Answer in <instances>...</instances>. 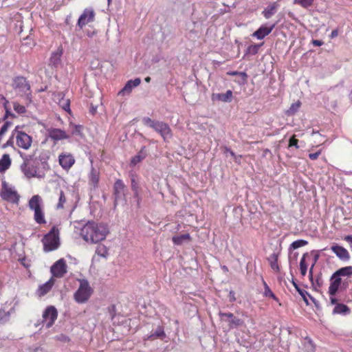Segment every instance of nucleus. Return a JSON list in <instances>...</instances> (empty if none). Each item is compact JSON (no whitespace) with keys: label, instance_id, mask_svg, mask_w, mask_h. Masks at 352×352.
Returning <instances> with one entry per match:
<instances>
[{"label":"nucleus","instance_id":"obj_1","mask_svg":"<svg viewBox=\"0 0 352 352\" xmlns=\"http://www.w3.org/2000/svg\"><path fill=\"white\" fill-rule=\"evenodd\" d=\"M108 233L106 225L94 221H88L80 230V236L85 241L91 243L103 241Z\"/></svg>","mask_w":352,"mask_h":352},{"label":"nucleus","instance_id":"obj_2","mask_svg":"<svg viewBox=\"0 0 352 352\" xmlns=\"http://www.w3.org/2000/svg\"><path fill=\"white\" fill-rule=\"evenodd\" d=\"M142 122L145 126L152 128L157 133L160 134L165 141L172 138L171 129L166 123L162 121L151 120L148 117L143 118Z\"/></svg>","mask_w":352,"mask_h":352},{"label":"nucleus","instance_id":"obj_3","mask_svg":"<svg viewBox=\"0 0 352 352\" xmlns=\"http://www.w3.org/2000/svg\"><path fill=\"white\" fill-rule=\"evenodd\" d=\"M59 230L54 226L51 230L44 236L42 242L45 252H50L57 249L60 245Z\"/></svg>","mask_w":352,"mask_h":352},{"label":"nucleus","instance_id":"obj_4","mask_svg":"<svg viewBox=\"0 0 352 352\" xmlns=\"http://www.w3.org/2000/svg\"><path fill=\"white\" fill-rule=\"evenodd\" d=\"M80 285L78 289L74 294V298L78 303L82 304L86 302L90 298L93 289L86 279H80Z\"/></svg>","mask_w":352,"mask_h":352},{"label":"nucleus","instance_id":"obj_5","mask_svg":"<svg viewBox=\"0 0 352 352\" xmlns=\"http://www.w3.org/2000/svg\"><path fill=\"white\" fill-rule=\"evenodd\" d=\"M1 197L7 201L18 204L20 196L13 187L9 186L6 181L2 182V188L0 192Z\"/></svg>","mask_w":352,"mask_h":352},{"label":"nucleus","instance_id":"obj_6","mask_svg":"<svg viewBox=\"0 0 352 352\" xmlns=\"http://www.w3.org/2000/svg\"><path fill=\"white\" fill-rule=\"evenodd\" d=\"M23 160L21 165V169L28 178L35 177L37 176V167L32 162V156L20 153Z\"/></svg>","mask_w":352,"mask_h":352},{"label":"nucleus","instance_id":"obj_7","mask_svg":"<svg viewBox=\"0 0 352 352\" xmlns=\"http://www.w3.org/2000/svg\"><path fill=\"white\" fill-rule=\"evenodd\" d=\"M12 87L21 96L30 94V85L26 78L23 76H17L14 78Z\"/></svg>","mask_w":352,"mask_h":352},{"label":"nucleus","instance_id":"obj_8","mask_svg":"<svg viewBox=\"0 0 352 352\" xmlns=\"http://www.w3.org/2000/svg\"><path fill=\"white\" fill-rule=\"evenodd\" d=\"M19 126H16L12 132H15L16 142L18 146L25 150H28L32 144V137L25 132L18 130Z\"/></svg>","mask_w":352,"mask_h":352},{"label":"nucleus","instance_id":"obj_9","mask_svg":"<svg viewBox=\"0 0 352 352\" xmlns=\"http://www.w3.org/2000/svg\"><path fill=\"white\" fill-rule=\"evenodd\" d=\"M58 312L54 306L47 307L43 313V323H45L47 328L51 327L56 320Z\"/></svg>","mask_w":352,"mask_h":352},{"label":"nucleus","instance_id":"obj_10","mask_svg":"<svg viewBox=\"0 0 352 352\" xmlns=\"http://www.w3.org/2000/svg\"><path fill=\"white\" fill-rule=\"evenodd\" d=\"M219 316L222 321H225L228 323V326L230 329L237 328L241 327L243 324V321L236 318L232 313H223L219 312Z\"/></svg>","mask_w":352,"mask_h":352},{"label":"nucleus","instance_id":"obj_11","mask_svg":"<svg viewBox=\"0 0 352 352\" xmlns=\"http://www.w3.org/2000/svg\"><path fill=\"white\" fill-rule=\"evenodd\" d=\"M95 19V12L93 8H88L83 10V12L80 16L77 25L80 28H82L89 23L93 22Z\"/></svg>","mask_w":352,"mask_h":352},{"label":"nucleus","instance_id":"obj_12","mask_svg":"<svg viewBox=\"0 0 352 352\" xmlns=\"http://www.w3.org/2000/svg\"><path fill=\"white\" fill-rule=\"evenodd\" d=\"M125 191L126 186L123 183L122 180L117 179L113 185V195L115 197V205L120 200H124L125 199Z\"/></svg>","mask_w":352,"mask_h":352},{"label":"nucleus","instance_id":"obj_13","mask_svg":"<svg viewBox=\"0 0 352 352\" xmlns=\"http://www.w3.org/2000/svg\"><path fill=\"white\" fill-rule=\"evenodd\" d=\"M53 276L60 278L67 273V265L63 258L59 259L51 267Z\"/></svg>","mask_w":352,"mask_h":352},{"label":"nucleus","instance_id":"obj_14","mask_svg":"<svg viewBox=\"0 0 352 352\" xmlns=\"http://www.w3.org/2000/svg\"><path fill=\"white\" fill-rule=\"evenodd\" d=\"M59 164L65 170H69L75 163V159L71 153H61L58 156Z\"/></svg>","mask_w":352,"mask_h":352},{"label":"nucleus","instance_id":"obj_15","mask_svg":"<svg viewBox=\"0 0 352 352\" xmlns=\"http://www.w3.org/2000/svg\"><path fill=\"white\" fill-rule=\"evenodd\" d=\"M47 131L48 136L55 141L68 139L69 138L65 131L60 129L50 127L47 129Z\"/></svg>","mask_w":352,"mask_h":352},{"label":"nucleus","instance_id":"obj_16","mask_svg":"<svg viewBox=\"0 0 352 352\" xmlns=\"http://www.w3.org/2000/svg\"><path fill=\"white\" fill-rule=\"evenodd\" d=\"M141 82L140 78H136L134 80H129L126 82L124 87L118 92V95L125 96L129 95L134 87H138Z\"/></svg>","mask_w":352,"mask_h":352},{"label":"nucleus","instance_id":"obj_17","mask_svg":"<svg viewBox=\"0 0 352 352\" xmlns=\"http://www.w3.org/2000/svg\"><path fill=\"white\" fill-rule=\"evenodd\" d=\"M331 249L340 260L347 261L350 259V254L344 248L336 245H333Z\"/></svg>","mask_w":352,"mask_h":352},{"label":"nucleus","instance_id":"obj_18","mask_svg":"<svg viewBox=\"0 0 352 352\" xmlns=\"http://www.w3.org/2000/svg\"><path fill=\"white\" fill-rule=\"evenodd\" d=\"M275 23L272 25L270 27L262 25L253 33V36H255L260 40L263 39L272 32L273 29L275 28Z\"/></svg>","mask_w":352,"mask_h":352},{"label":"nucleus","instance_id":"obj_19","mask_svg":"<svg viewBox=\"0 0 352 352\" xmlns=\"http://www.w3.org/2000/svg\"><path fill=\"white\" fill-rule=\"evenodd\" d=\"M29 208L32 211H36L41 209L43 207V199L38 195H35L32 197L28 202Z\"/></svg>","mask_w":352,"mask_h":352},{"label":"nucleus","instance_id":"obj_20","mask_svg":"<svg viewBox=\"0 0 352 352\" xmlns=\"http://www.w3.org/2000/svg\"><path fill=\"white\" fill-rule=\"evenodd\" d=\"M54 284V280L53 278H51L48 281L38 287L37 290L38 295L39 296H43L47 294L51 290Z\"/></svg>","mask_w":352,"mask_h":352},{"label":"nucleus","instance_id":"obj_21","mask_svg":"<svg viewBox=\"0 0 352 352\" xmlns=\"http://www.w3.org/2000/svg\"><path fill=\"white\" fill-rule=\"evenodd\" d=\"M278 8V4L277 2H274L265 8L262 14L265 19H268L275 14V13L277 12Z\"/></svg>","mask_w":352,"mask_h":352},{"label":"nucleus","instance_id":"obj_22","mask_svg":"<svg viewBox=\"0 0 352 352\" xmlns=\"http://www.w3.org/2000/svg\"><path fill=\"white\" fill-rule=\"evenodd\" d=\"M63 54L62 49L58 48L56 52H53L50 58V65L57 67L60 63V57Z\"/></svg>","mask_w":352,"mask_h":352},{"label":"nucleus","instance_id":"obj_23","mask_svg":"<svg viewBox=\"0 0 352 352\" xmlns=\"http://www.w3.org/2000/svg\"><path fill=\"white\" fill-rule=\"evenodd\" d=\"M11 159L8 154H3L0 160V172H4L10 168Z\"/></svg>","mask_w":352,"mask_h":352},{"label":"nucleus","instance_id":"obj_24","mask_svg":"<svg viewBox=\"0 0 352 352\" xmlns=\"http://www.w3.org/2000/svg\"><path fill=\"white\" fill-rule=\"evenodd\" d=\"M349 312H350L349 308L344 304H337L333 310V314L346 315V314H349Z\"/></svg>","mask_w":352,"mask_h":352},{"label":"nucleus","instance_id":"obj_25","mask_svg":"<svg viewBox=\"0 0 352 352\" xmlns=\"http://www.w3.org/2000/svg\"><path fill=\"white\" fill-rule=\"evenodd\" d=\"M190 239V236L189 234H184L179 236H175L173 237V241L174 244L180 245H182L186 241H189Z\"/></svg>","mask_w":352,"mask_h":352},{"label":"nucleus","instance_id":"obj_26","mask_svg":"<svg viewBox=\"0 0 352 352\" xmlns=\"http://www.w3.org/2000/svg\"><path fill=\"white\" fill-rule=\"evenodd\" d=\"M131 190L133 192L134 198L136 199L138 204L139 205L141 197L139 192V185L135 181V177L131 178Z\"/></svg>","mask_w":352,"mask_h":352},{"label":"nucleus","instance_id":"obj_27","mask_svg":"<svg viewBox=\"0 0 352 352\" xmlns=\"http://www.w3.org/2000/svg\"><path fill=\"white\" fill-rule=\"evenodd\" d=\"M34 219L38 224H44L46 223L43 208L34 212Z\"/></svg>","mask_w":352,"mask_h":352},{"label":"nucleus","instance_id":"obj_28","mask_svg":"<svg viewBox=\"0 0 352 352\" xmlns=\"http://www.w3.org/2000/svg\"><path fill=\"white\" fill-rule=\"evenodd\" d=\"M146 156V152L144 151V147H143L141 151L135 155L131 160V165L135 166L138 163L140 162L143 160Z\"/></svg>","mask_w":352,"mask_h":352},{"label":"nucleus","instance_id":"obj_29","mask_svg":"<svg viewBox=\"0 0 352 352\" xmlns=\"http://www.w3.org/2000/svg\"><path fill=\"white\" fill-rule=\"evenodd\" d=\"M166 334L162 327L159 326L156 330L148 336V339L154 340L157 338L164 339Z\"/></svg>","mask_w":352,"mask_h":352},{"label":"nucleus","instance_id":"obj_30","mask_svg":"<svg viewBox=\"0 0 352 352\" xmlns=\"http://www.w3.org/2000/svg\"><path fill=\"white\" fill-rule=\"evenodd\" d=\"M272 269L278 272L280 268L278 265V255L276 253L271 254L268 258Z\"/></svg>","mask_w":352,"mask_h":352},{"label":"nucleus","instance_id":"obj_31","mask_svg":"<svg viewBox=\"0 0 352 352\" xmlns=\"http://www.w3.org/2000/svg\"><path fill=\"white\" fill-rule=\"evenodd\" d=\"M89 180L91 184L96 186L99 182V173L97 170L92 168L89 174Z\"/></svg>","mask_w":352,"mask_h":352},{"label":"nucleus","instance_id":"obj_32","mask_svg":"<svg viewBox=\"0 0 352 352\" xmlns=\"http://www.w3.org/2000/svg\"><path fill=\"white\" fill-rule=\"evenodd\" d=\"M301 102L299 100L294 103H292L289 109L287 110L286 114L288 116L294 115L298 111Z\"/></svg>","mask_w":352,"mask_h":352},{"label":"nucleus","instance_id":"obj_33","mask_svg":"<svg viewBox=\"0 0 352 352\" xmlns=\"http://www.w3.org/2000/svg\"><path fill=\"white\" fill-rule=\"evenodd\" d=\"M232 97V92L231 90H228L226 93L219 94L217 98L223 102H229Z\"/></svg>","mask_w":352,"mask_h":352},{"label":"nucleus","instance_id":"obj_34","mask_svg":"<svg viewBox=\"0 0 352 352\" xmlns=\"http://www.w3.org/2000/svg\"><path fill=\"white\" fill-rule=\"evenodd\" d=\"M340 276H350L352 274V266L342 267L336 272Z\"/></svg>","mask_w":352,"mask_h":352},{"label":"nucleus","instance_id":"obj_35","mask_svg":"<svg viewBox=\"0 0 352 352\" xmlns=\"http://www.w3.org/2000/svg\"><path fill=\"white\" fill-rule=\"evenodd\" d=\"M96 254L101 257L107 258L108 255V250L103 245H98L96 247Z\"/></svg>","mask_w":352,"mask_h":352},{"label":"nucleus","instance_id":"obj_36","mask_svg":"<svg viewBox=\"0 0 352 352\" xmlns=\"http://www.w3.org/2000/svg\"><path fill=\"white\" fill-rule=\"evenodd\" d=\"M292 284L294 286L296 291L298 292V294L301 296V297L308 296L314 303L316 302L315 299L311 296H310L306 290L300 289L294 280H292Z\"/></svg>","mask_w":352,"mask_h":352},{"label":"nucleus","instance_id":"obj_37","mask_svg":"<svg viewBox=\"0 0 352 352\" xmlns=\"http://www.w3.org/2000/svg\"><path fill=\"white\" fill-rule=\"evenodd\" d=\"M263 283L264 289H265L263 295L265 297H270V298H272L277 300H278L277 298L274 294V293L272 292V290L270 289V287L267 285L266 282L264 280H263Z\"/></svg>","mask_w":352,"mask_h":352},{"label":"nucleus","instance_id":"obj_38","mask_svg":"<svg viewBox=\"0 0 352 352\" xmlns=\"http://www.w3.org/2000/svg\"><path fill=\"white\" fill-rule=\"evenodd\" d=\"M66 202V197L63 190H60L59 192V198L58 202L56 206L57 210L63 209L64 207V204Z\"/></svg>","mask_w":352,"mask_h":352},{"label":"nucleus","instance_id":"obj_39","mask_svg":"<svg viewBox=\"0 0 352 352\" xmlns=\"http://www.w3.org/2000/svg\"><path fill=\"white\" fill-rule=\"evenodd\" d=\"M307 255V254H304L300 261V274L302 276H305L307 274V266L305 263V256Z\"/></svg>","mask_w":352,"mask_h":352},{"label":"nucleus","instance_id":"obj_40","mask_svg":"<svg viewBox=\"0 0 352 352\" xmlns=\"http://www.w3.org/2000/svg\"><path fill=\"white\" fill-rule=\"evenodd\" d=\"M60 107L67 112H70V101L63 97L59 100Z\"/></svg>","mask_w":352,"mask_h":352},{"label":"nucleus","instance_id":"obj_41","mask_svg":"<svg viewBox=\"0 0 352 352\" xmlns=\"http://www.w3.org/2000/svg\"><path fill=\"white\" fill-rule=\"evenodd\" d=\"M304 347L307 352H314L315 351V346L314 344V342L309 338L305 339Z\"/></svg>","mask_w":352,"mask_h":352},{"label":"nucleus","instance_id":"obj_42","mask_svg":"<svg viewBox=\"0 0 352 352\" xmlns=\"http://www.w3.org/2000/svg\"><path fill=\"white\" fill-rule=\"evenodd\" d=\"M307 243H308V242L303 239L296 240L291 244L290 249H294V250L298 249L300 247L307 245Z\"/></svg>","mask_w":352,"mask_h":352},{"label":"nucleus","instance_id":"obj_43","mask_svg":"<svg viewBox=\"0 0 352 352\" xmlns=\"http://www.w3.org/2000/svg\"><path fill=\"white\" fill-rule=\"evenodd\" d=\"M314 1V0H294V3L300 5L304 8H307L312 6Z\"/></svg>","mask_w":352,"mask_h":352},{"label":"nucleus","instance_id":"obj_44","mask_svg":"<svg viewBox=\"0 0 352 352\" xmlns=\"http://www.w3.org/2000/svg\"><path fill=\"white\" fill-rule=\"evenodd\" d=\"M339 285L331 280L330 286L329 287V294L330 296H334L339 289Z\"/></svg>","mask_w":352,"mask_h":352},{"label":"nucleus","instance_id":"obj_45","mask_svg":"<svg viewBox=\"0 0 352 352\" xmlns=\"http://www.w3.org/2000/svg\"><path fill=\"white\" fill-rule=\"evenodd\" d=\"M15 136V132H12V135L10 137V138L8 140V141L3 144L2 146H1V148L3 149H5L6 148L8 147V146H14V138Z\"/></svg>","mask_w":352,"mask_h":352},{"label":"nucleus","instance_id":"obj_46","mask_svg":"<svg viewBox=\"0 0 352 352\" xmlns=\"http://www.w3.org/2000/svg\"><path fill=\"white\" fill-rule=\"evenodd\" d=\"M10 317L9 312H6L3 309H0V322H5L8 320Z\"/></svg>","mask_w":352,"mask_h":352},{"label":"nucleus","instance_id":"obj_47","mask_svg":"<svg viewBox=\"0 0 352 352\" xmlns=\"http://www.w3.org/2000/svg\"><path fill=\"white\" fill-rule=\"evenodd\" d=\"M13 108L14 111H16L18 113H23L25 112V107L17 102L14 103Z\"/></svg>","mask_w":352,"mask_h":352},{"label":"nucleus","instance_id":"obj_48","mask_svg":"<svg viewBox=\"0 0 352 352\" xmlns=\"http://www.w3.org/2000/svg\"><path fill=\"white\" fill-rule=\"evenodd\" d=\"M11 125H12L11 122H9V121L5 122V123L3 124V126L0 129V132L1 133H3V135H5Z\"/></svg>","mask_w":352,"mask_h":352},{"label":"nucleus","instance_id":"obj_49","mask_svg":"<svg viewBox=\"0 0 352 352\" xmlns=\"http://www.w3.org/2000/svg\"><path fill=\"white\" fill-rule=\"evenodd\" d=\"M330 280H332L333 283H336L339 286L341 284L342 279L340 276L338 274H336V272L333 274V275L331 277Z\"/></svg>","mask_w":352,"mask_h":352},{"label":"nucleus","instance_id":"obj_50","mask_svg":"<svg viewBox=\"0 0 352 352\" xmlns=\"http://www.w3.org/2000/svg\"><path fill=\"white\" fill-rule=\"evenodd\" d=\"M298 140L297 139H296L295 135H294L289 139V146H295L296 148H298Z\"/></svg>","mask_w":352,"mask_h":352},{"label":"nucleus","instance_id":"obj_51","mask_svg":"<svg viewBox=\"0 0 352 352\" xmlns=\"http://www.w3.org/2000/svg\"><path fill=\"white\" fill-rule=\"evenodd\" d=\"M233 75H239L241 76V78H243V80L244 81H246L247 80V78H248V74L245 73V72H234L232 73Z\"/></svg>","mask_w":352,"mask_h":352},{"label":"nucleus","instance_id":"obj_52","mask_svg":"<svg viewBox=\"0 0 352 352\" xmlns=\"http://www.w3.org/2000/svg\"><path fill=\"white\" fill-rule=\"evenodd\" d=\"M81 128L82 127L80 125H74V129L72 130V133L73 134H79L80 133Z\"/></svg>","mask_w":352,"mask_h":352},{"label":"nucleus","instance_id":"obj_53","mask_svg":"<svg viewBox=\"0 0 352 352\" xmlns=\"http://www.w3.org/2000/svg\"><path fill=\"white\" fill-rule=\"evenodd\" d=\"M320 154V151H318V152H316V153H310L309 155V158L311 160H316Z\"/></svg>","mask_w":352,"mask_h":352},{"label":"nucleus","instance_id":"obj_54","mask_svg":"<svg viewBox=\"0 0 352 352\" xmlns=\"http://www.w3.org/2000/svg\"><path fill=\"white\" fill-rule=\"evenodd\" d=\"M344 241H347L350 245V248L352 251V235L345 236L344 238Z\"/></svg>","mask_w":352,"mask_h":352},{"label":"nucleus","instance_id":"obj_55","mask_svg":"<svg viewBox=\"0 0 352 352\" xmlns=\"http://www.w3.org/2000/svg\"><path fill=\"white\" fill-rule=\"evenodd\" d=\"M314 265H315V263L311 265V268L309 269V279L311 281L313 285H314V281H313V270H314Z\"/></svg>","mask_w":352,"mask_h":352},{"label":"nucleus","instance_id":"obj_56","mask_svg":"<svg viewBox=\"0 0 352 352\" xmlns=\"http://www.w3.org/2000/svg\"><path fill=\"white\" fill-rule=\"evenodd\" d=\"M312 43L314 46H321L323 42L320 40H313Z\"/></svg>","mask_w":352,"mask_h":352},{"label":"nucleus","instance_id":"obj_57","mask_svg":"<svg viewBox=\"0 0 352 352\" xmlns=\"http://www.w3.org/2000/svg\"><path fill=\"white\" fill-rule=\"evenodd\" d=\"M234 295H235V294H234V292L233 291L230 292L229 298H230V302L235 301L236 298H235Z\"/></svg>","mask_w":352,"mask_h":352},{"label":"nucleus","instance_id":"obj_58","mask_svg":"<svg viewBox=\"0 0 352 352\" xmlns=\"http://www.w3.org/2000/svg\"><path fill=\"white\" fill-rule=\"evenodd\" d=\"M258 45H252L249 47V50H252L253 53H256L257 52V50H258Z\"/></svg>","mask_w":352,"mask_h":352},{"label":"nucleus","instance_id":"obj_59","mask_svg":"<svg viewBox=\"0 0 352 352\" xmlns=\"http://www.w3.org/2000/svg\"><path fill=\"white\" fill-rule=\"evenodd\" d=\"M58 339L61 341H64V342H66V341H69V339L68 337L64 336V335H60L58 338Z\"/></svg>","mask_w":352,"mask_h":352},{"label":"nucleus","instance_id":"obj_60","mask_svg":"<svg viewBox=\"0 0 352 352\" xmlns=\"http://www.w3.org/2000/svg\"><path fill=\"white\" fill-rule=\"evenodd\" d=\"M338 34V32L337 30H334L331 32V34L330 35L331 38H334V37H336Z\"/></svg>","mask_w":352,"mask_h":352},{"label":"nucleus","instance_id":"obj_61","mask_svg":"<svg viewBox=\"0 0 352 352\" xmlns=\"http://www.w3.org/2000/svg\"><path fill=\"white\" fill-rule=\"evenodd\" d=\"M241 155H235V157H234V160L235 162L238 163V164H240L241 163Z\"/></svg>","mask_w":352,"mask_h":352},{"label":"nucleus","instance_id":"obj_62","mask_svg":"<svg viewBox=\"0 0 352 352\" xmlns=\"http://www.w3.org/2000/svg\"><path fill=\"white\" fill-rule=\"evenodd\" d=\"M224 149H226V151H229V153L230 154V155L232 157H235V155H236L235 153L230 148H229L228 147H225Z\"/></svg>","mask_w":352,"mask_h":352},{"label":"nucleus","instance_id":"obj_63","mask_svg":"<svg viewBox=\"0 0 352 352\" xmlns=\"http://www.w3.org/2000/svg\"><path fill=\"white\" fill-rule=\"evenodd\" d=\"M330 300L332 305H335L337 303V299L333 298V296H331Z\"/></svg>","mask_w":352,"mask_h":352},{"label":"nucleus","instance_id":"obj_64","mask_svg":"<svg viewBox=\"0 0 352 352\" xmlns=\"http://www.w3.org/2000/svg\"><path fill=\"white\" fill-rule=\"evenodd\" d=\"M316 285H317V286H318V287H320V286H321L322 283H321V279H320V278H319V277H318V278H317V279H316Z\"/></svg>","mask_w":352,"mask_h":352}]
</instances>
